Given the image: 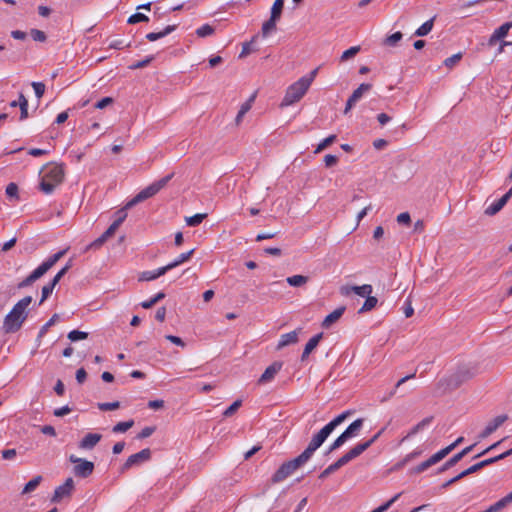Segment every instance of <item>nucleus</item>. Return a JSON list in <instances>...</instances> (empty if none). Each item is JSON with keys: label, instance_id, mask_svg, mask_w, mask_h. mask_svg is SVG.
<instances>
[{"label": "nucleus", "instance_id": "13d9d810", "mask_svg": "<svg viewBox=\"0 0 512 512\" xmlns=\"http://www.w3.org/2000/svg\"><path fill=\"white\" fill-rule=\"evenodd\" d=\"M55 286V284L50 282L42 287V297L39 304H42L51 295Z\"/></svg>", "mask_w": 512, "mask_h": 512}, {"label": "nucleus", "instance_id": "72a5a7b5", "mask_svg": "<svg viewBox=\"0 0 512 512\" xmlns=\"http://www.w3.org/2000/svg\"><path fill=\"white\" fill-rule=\"evenodd\" d=\"M193 253H194V249H191L188 252L180 254L173 262L166 265L168 271L179 266L180 264L188 261L191 258V256L193 255Z\"/></svg>", "mask_w": 512, "mask_h": 512}, {"label": "nucleus", "instance_id": "5fc2aeb1", "mask_svg": "<svg viewBox=\"0 0 512 512\" xmlns=\"http://www.w3.org/2000/svg\"><path fill=\"white\" fill-rule=\"evenodd\" d=\"M242 405V401L241 400H236L234 401L224 412H223V416L224 417H231L232 415H234V413L241 407Z\"/></svg>", "mask_w": 512, "mask_h": 512}, {"label": "nucleus", "instance_id": "f704fd0d", "mask_svg": "<svg viewBox=\"0 0 512 512\" xmlns=\"http://www.w3.org/2000/svg\"><path fill=\"white\" fill-rule=\"evenodd\" d=\"M58 186L54 181L49 180L47 177L43 175L41 182L39 184L40 190L45 194H51L55 188Z\"/></svg>", "mask_w": 512, "mask_h": 512}, {"label": "nucleus", "instance_id": "c03bdc74", "mask_svg": "<svg viewBox=\"0 0 512 512\" xmlns=\"http://www.w3.org/2000/svg\"><path fill=\"white\" fill-rule=\"evenodd\" d=\"M322 338H323L322 332L313 336L305 345L304 349L306 350V352L311 353L317 347V345L319 344V342L321 341Z\"/></svg>", "mask_w": 512, "mask_h": 512}, {"label": "nucleus", "instance_id": "b1692460", "mask_svg": "<svg viewBox=\"0 0 512 512\" xmlns=\"http://www.w3.org/2000/svg\"><path fill=\"white\" fill-rule=\"evenodd\" d=\"M168 271L167 267L166 266H163V267H160L158 268L157 270L155 271H145L143 272L140 277H139V280L140 281H151V280H155L157 279L158 277L164 275L166 272Z\"/></svg>", "mask_w": 512, "mask_h": 512}, {"label": "nucleus", "instance_id": "393cba45", "mask_svg": "<svg viewBox=\"0 0 512 512\" xmlns=\"http://www.w3.org/2000/svg\"><path fill=\"white\" fill-rule=\"evenodd\" d=\"M176 25H168L160 32H150L146 35V39L149 41H156L161 39L168 34L172 33L176 29Z\"/></svg>", "mask_w": 512, "mask_h": 512}, {"label": "nucleus", "instance_id": "a18cd8bd", "mask_svg": "<svg viewBox=\"0 0 512 512\" xmlns=\"http://www.w3.org/2000/svg\"><path fill=\"white\" fill-rule=\"evenodd\" d=\"M133 425H134L133 420L119 422L112 428V431L114 433H123V432H126L127 430H129Z\"/></svg>", "mask_w": 512, "mask_h": 512}, {"label": "nucleus", "instance_id": "423d86ee", "mask_svg": "<svg viewBox=\"0 0 512 512\" xmlns=\"http://www.w3.org/2000/svg\"><path fill=\"white\" fill-rule=\"evenodd\" d=\"M69 461L75 464V466L73 467V473L77 477L87 478L94 471V463L86 459L79 458L72 454L69 456Z\"/></svg>", "mask_w": 512, "mask_h": 512}, {"label": "nucleus", "instance_id": "79ce46f5", "mask_svg": "<svg viewBox=\"0 0 512 512\" xmlns=\"http://www.w3.org/2000/svg\"><path fill=\"white\" fill-rule=\"evenodd\" d=\"M336 135H330L327 138L323 139L317 146L316 150L314 151L315 154L320 153L321 151L328 148L330 145H332L336 141Z\"/></svg>", "mask_w": 512, "mask_h": 512}, {"label": "nucleus", "instance_id": "c756f323", "mask_svg": "<svg viewBox=\"0 0 512 512\" xmlns=\"http://www.w3.org/2000/svg\"><path fill=\"white\" fill-rule=\"evenodd\" d=\"M369 448V443H359L356 446H354L352 449H350L346 455L348 456V459L351 461L354 458L361 455L364 451H366Z\"/></svg>", "mask_w": 512, "mask_h": 512}, {"label": "nucleus", "instance_id": "9d476101", "mask_svg": "<svg viewBox=\"0 0 512 512\" xmlns=\"http://www.w3.org/2000/svg\"><path fill=\"white\" fill-rule=\"evenodd\" d=\"M119 226H109V228L97 239L92 241L90 244L84 247L83 253L88 252L89 250H98L102 247V245L111 237H113L116 233V230Z\"/></svg>", "mask_w": 512, "mask_h": 512}, {"label": "nucleus", "instance_id": "2eb2a0df", "mask_svg": "<svg viewBox=\"0 0 512 512\" xmlns=\"http://www.w3.org/2000/svg\"><path fill=\"white\" fill-rule=\"evenodd\" d=\"M512 196V187L496 202L492 203L486 210L485 213L488 215H495L498 213L508 202Z\"/></svg>", "mask_w": 512, "mask_h": 512}, {"label": "nucleus", "instance_id": "ea45409f", "mask_svg": "<svg viewBox=\"0 0 512 512\" xmlns=\"http://www.w3.org/2000/svg\"><path fill=\"white\" fill-rule=\"evenodd\" d=\"M309 278L303 275H293L286 279L290 286L300 287L308 282Z\"/></svg>", "mask_w": 512, "mask_h": 512}, {"label": "nucleus", "instance_id": "4468645a", "mask_svg": "<svg viewBox=\"0 0 512 512\" xmlns=\"http://www.w3.org/2000/svg\"><path fill=\"white\" fill-rule=\"evenodd\" d=\"M512 28V22H506L497 28L488 40L489 46H494L496 43L507 36L509 30Z\"/></svg>", "mask_w": 512, "mask_h": 512}, {"label": "nucleus", "instance_id": "c9c22d12", "mask_svg": "<svg viewBox=\"0 0 512 512\" xmlns=\"http://www.w3.org/2000/svg\"><path fill=\"white\" fill-rule=\"evenodd\" d=\"M43 478L41 475H37L26 483L22 490V494H29L33 492L42 482Z\"/></svg>", "mask_w": 512, "mask_h": 512}, {"label": "nucleus", "instance_id": "473e14b6", "mask_svg": "<svg viewBox=\"0 0 512 512\" xmlns=\"http://www.w3.org/2000/svg\"><path fill=\"white\" fill-rule=\"evenodd\" d=\"M369 448V443H359L356 446H354L352 449H350L346 455L348 456V459L351 461L354 458L361 455L364 451H366Z\"/></svg>", "mask_w": 512, "mask_h": 512}, {"label": "nucleus", "instance_id": "6e6d98bb", "mask_svg": "<svg viewBox=\"0 0 512 512\" xmlns=\"http://www.w3.org/2000/svg\"><path fill=\"white\" fill-rule=\"evenodd\" d=\"M87 337L88 333L79 330H72L68 333V339L71 341L84 340Z\"/></svg>", "mask_w": 512, "mask_h": 512}, {"label": "nucleus", "instance_id": "e433bc0d", "mask_svg": "<svg viewBox=\"0 0 512 512\" xmlns=\"http://www.w3.org/2000/svg\"><path fill=\"white\" fill-rule=\"evenodd\" d=\"M372 88V85L369 84V83H362L359 85V87L357 89H355L353 91V93L351 94V98L352 100H354L355 102L359 101L360 98L363 96V94L367 91H369L370 89Z\"/></svg>", "mask_w": 512, "mask_h": 512}, {"label": "nucleus", "instance_id": "f8f14e48", "mask_svg": "<svg viewBox=\"0 0 512 512\" xmlns=\"http://www.w3.org/2000/svg\"><path fill=\"white\" fill-rule=\"evenodd\" d=\"M508 420L507 414L498 415L488 422L485 429L481 433L482 438H486L496 431L504 422Z\"/></svg>", "mask_w": 512, "mask_h": 512}, {"label": "nucleus", "instance_id": "052dcab7", "mask_svg": "<svg viewBox=\"0 0 512 512\" xmlns=\"http://www.w3.org/2000/svg\"><path fill=\"white\" fill-rule=\"evenodd\" d=\"M120 407V403L118 401L115 402H105V403H99L98 408L102 411H112L116 410Z\"/></svg>", "mask_w": 512, "mask_h": 512}, {"label": "nucleus", "instance_id": "4d7b16f0", "mask_svg": "<svg viewBox=\"0 0 512 512\" xmlns=\"http://www.w3.org/2000/svg\"><path fill=\"white\" fill-rule=\"evenodd\" d=\"M462 459L461 455L459 453L455 454L453 457H451L448 461L444 463V465L440 468V472H443L455 464H457Z\"/></svg>", "mask_w": 512, "mask_h": 512}, {"label": "nucleus", "instance_id": "3c124183", "mask_svg": "<svg viewBox=\"0 0 512 512\" xmlns=\"http://www.w3.org/2000/svg\"><path fill=\"white\" fill-rule=\"evenodd\" d=\"M348 440V438L342 433L339 437H337L335 439V441L330 445L327 453H331L335 450H337L338 448H340L346 441Z\"/></svg>", "mask_w": 512, "mask_h": 512}, {"label": "nucleus", "instance_id": "2f4dec72", "mask_svg": "<svg viewBox=\"0 0 512 512\" xmlns=\"http://www.w3.org/2000/svg\"><path fill=\"white\" fill-rule=\"evenodd\" d=\"M369 448V443H359L356 446H354L352 449H350L346 455L348 456V459L351 461L354 458L361 455L364 451H366Z\"/></svg>", "mask_w": 512, "mask_h": 512}, {"label": "nucleus", "instance_id": "39448f33", "mask_svg": "<svg viewBox=\"0 0 512 512\" xmlns=\"http://www.w3.org/2000/svg\"><path fill=\"white\" fill-rule=\"evenodd\" d=\"M309 86L306 82H303L301 79L290 85L285 93V96L282 100V106H290L296 102H298L308 91Z\"/></svg>", "mask_w": 512, "mask_h": 512}, {"label": "nucleus", "instance_id": "a19ab883", "mask_svg": "<svg viewBox=\"0 0 512 512\" xmlns=\"http://www.w3.org/2000/svg\"><path fill=\"white\" fill-rule=\"evenodd\" d=\"M377 302H378L377 298L374 296H371V294H370L369 296L366 297V300H365L363 306L360 308L359 313H363V312L372 310L377 305Z\"/></svg>", "mask_w": 512, "mask_h": 512}, {"label": "nucleus", "instance_id": "aec40b11", "mask_svg": "<svg viewBox=\"0 0 512 512\" xmlns=\"http://www.w3.org/2000/svg\"><path fill=\"white\" fill-rule=\"evenodd\" d=\"M433 421V416L426 417L422 419L419 423H417L415 426H413L409 432L402 438L401 442H404L408 440L409 438L413 437L420 431H422L424 428L429 426L431 422Z\"/></svg>", "mask_w": 512, "mask_h": 512}, {"label": "nucleus", "instance_id": "9b49d317", "mask_svg": "<svg viewBox=\"0 0 512 512\" xmlns=\"http://www.w3.org/2000/svg\"><path fill=\"white\" fill-rule=\"evenodd\" d=\"M74 489V481L71 477L67 478L64 484L58 486L52 497L53 502H59L64 497L70 496Z\"/></svg>", "mask_w": 512, "mask_h": 512}, {"label": "nucleus", "instance_id": "69168bd1", "mask_svg": "<svg viewBox=\"0 0 512 512\" xmlns=\"http://www.w3.org/2000/svg\"><path fill=\"white\" fill-rule=\"evenodd\" d=\"M154 57L153 56H148L147 58H145L144 60L142 61H138L134 64H132L129 68L130 69H141V68H144L146 66H148L152 61H153Z\"/></svg>", "mask_w": 512, "mask_h": 512}, {"label": "nucleus", "instance_id": "6ab92c4d", "mask_svg": "<svg viewBox=\"0 0 512 512\" xmlns=\"http://www.w3.org/2000/svg\"><path fill=\"white\" fill-rule=\"evenodd\" d=\"M299 331H300V329L281 335L276 349L281 350L288 345L297 343Z\"/></svg>", "mask_w": 512, "mask_h": 512}, {"label": "nucleus", "instance_id": "680f3d73", "mask_svg": "<svg viewBox=\"0 0 512 512\" xmlns=\"http://www.w3.org/2000/svg\"><path fill=\"white\" fill-rule=\"evenodd\" d=\"M461 58H462V53H460V52H459V53H457V54H454V55H452L451 57H448V58H446V59H445V61H444V65H445L446 67L451 68V67H453L456 63H458V62L461 60Z\"/></svg>", "mask_w": 512, "mask_h": 512}, {"label": "nucleus", "instance_id": "f3484780", "mask_svg": "<svg viewBox=\"0 0 512 512\" xmlns=\"http://www.w3.org/2000/svg\"><path fill=\"white\" fill-rule=\"evenodd\" d=\"M443 453L444 452L438 451L437 453L432 455L430 458H428L427 460H425L422 463H420L419 465H417L413 469V472L417 473V474L422 473L425 470H427L428 468H430L431 466H433L436 463L440 462L444 458Z\"/></svg>", "mask_w": 512, "mask_h": 512}, {"label": "nucleus", "instance_id": "4be33fe9", "mask_svg": "<svg viewBox=\"0 0 512 512\" xmlns=\"http://www.w3.org/2000/svg\"><path fill=\"white\" fill-rule=\"evenodd\" d=\"M255 98H256V94L254 93L253 95L250 96V98L246 102H244L241 105L240 110L238 111L236 118H235L236 126H239L241 124L243 117L251 109L252 103L254 102Z\"/></svg>", "mask_w": 512, "mask_h": 512}, {"label": "nucleus", "instance_id": "7c9ffc66", "mask_svg": "<svg viewBox=\"0 0 512 512\" xmlns=\"http://www.w3.org/2000/svg\"><path fill=\"white\" fill-rule=\"evenodd\" d=\"M369 448V443H359L356 446H354L352 449H350L346 455L348 456V459L351 461L354 458L361 455L364 451H366Z\"/></svg>", "mask_w": 512, "mask_h": 512}, {"label": "nucleus", "instance_id": "1a4fd4ad", "mask_svg": "<svg viewBox=\"0 0 512 512\" xmlns=\"http://www.w3.org/2000/svg\"><path fill=\"white\" fill-rule=\"evenodd\" d=\"M152 452L149 448H145L138 453L132 454L127 458L125 463L120 467V472L124 473L134 466H138L151 459Z\"/></svg>", "mask_w": 512, "mask_h": 512}, {"label": "nucleus", "instance_id": "0e129e2a", "mask_svg": "<svg viewBox=\"0 0 512 512\" xmlns=\"http://www.w3.org/2000/svg\"><path fill=\"white\" fill-rule=\"evenodd\" d=\"M30 34L34 41L44 42L47 39L46 34L43 31L38 30V29H32L30 31Z\"/></svg>", "mask_w": 512, "mask_h": 512}, {"label": "nucleus", "instance_id": "c85d7f7f", "mask_svg": "<svg viewBox=\"0 0 512 512\" xmlns=\"http://www.w3.org/2000/svg\"><path fill=\"white\" fill-rule=\"evenodd\" d=\"M435 16L424 22L414 33L415 36L423 37L428 35L434 26Z\"/></svg>", "mask_w": 512, "mask_h": 512}, {"label": "nucleus", "instance_id": "f257e3e1", "mask_svg": "<svg viewBox=\"0 0 512 512\" xmlns=\"http://www.w3.org/2000/svg\"><path fill=\"white\" fill-rule=\"evenodd\" d=\"M173 176L174 173H171L141 190L123 208L115 212V219L112 224H122L125 220L129 222L145 221L146 212L142 209H135L136 205L156 195Z\"/></svg>", "mask_w": 512, "mask_h": 512}, {"label": "nucleus", "instance_id": "58836bf2", "mask_svg": "<svg viewBox=\"0 0 512 512\" xmlns=\"http://www.w3.org/2000/svg\"><path fill=\"white\" fill-rule=\"evenodd\" d=\"M511 455H512V448L503 452L502 454H499L498 456L482 460V461H480V464L482 465V468H484V467L489 466L499 460L505 459L506 457L511 456Z\"/></svg>", "mask_w": 512, "mask_h": 512}, {"label": "nucleus", "instance_id": "49530a36", "mask_svg": "<svg viewBox=\"0 0 512 512\" xmlns=\"http://www.w3.org/2000/svg\"><path fill=\"white\" fill-rule=\"evenodd\" d=\"M207 213H197L192 216H186L185 222L186 224H200L202 221H204L207 218Z\"/></svg>", "mask_w": 512, "mask_h": 512}, {"label": "nucleus", "instance_id": "338daca9", "mask_svg": "<svg viewBox=\"0 0 512 512\" xmlns=\"http://www.w3.org/2000/svg\"><path fill=\"white\" fill-rule=\"evenodd\" d=\"M37 98H41L45 92V85L42 82L31 83Z\"/></svg>", "mask_w": 512, "mask_h": 512}, {"label": "nucleus", "instance_id": "603ef678", "mask_svg": "<svg viewBox=\"0 0 512 512\" xmlns=\"http://www.w3.org/2000/svg\"><path fill=\"white\" fill-rule=\"evenodd\" d=\"M149 18L143 13L137 12L128 18V24H136L139 22H148Z\"/></svg>", "mask_w": 512, "mask_h": 512}, {"label": "nucleus", "instance_id": "8fccbe9b", "mask_svg": "<svg viewBox=\"0 0 512 512\" xmlns=\"http://www.w3.org/2000/svg\"><path fill=\"white\" fill-rule=\"evenodd\" d=\"M403 37V34L400 32V31H397L393 34H391L390 36H388L385 41H384V44L387 45V46H395Z\"/></svg>", "mask_w": 512, "mask_h": 512}, {"label": "nucleus", "instance_id": "37998d69", "mask_svg": "<svg viewBox=\"0 0 512 512\" xmlns=\"http://www.w3.org/2000/svg\"><path fill=\"white\" fill-rule=\"evenodd\" d=\"M353 289V292L355 294H357L358 296H361V297H367L369 296L372 291H373V288L371 285L369 284H364L362 286H355L352 288Z\"/></svg>", "mask_w": 512, "mask_h": 512}, {"label": "nucleus", "instance_id": "a211bd4d", "mask_svg": "<svg viewBox=\"0 0 512 512\" xmlns=\"http://www.w3.org/2000/svg\"><path fill=\"white\" fill-rule=\"evenodd\" d=\"M49 180L54 181L58 185L62 183L64 179V169L62 165L53 164L49 170L44 174Z\"/></svg>", "mask_w": 512, "mask_h": 512}, {"label": "nucleus", "instance_id": "ddd939ff", "mask_svg": "<svg viewBox=\"0 0 512 512\" xmlns=\"http://www.w3.org/2000/svg\"><path fill=\"white\" fill-rule=\"evenodd\" d=\"M282 366H283L282 362H279V361L273 362L270 366H268L265 369L264 373L261 375L258 382L260 384H264V383H268V382L272 381L274 379V377L276 376V374L281 370Z\"/></svg>", "mask_w": 512, "mask_h": 512}, {"label": "nucleus", "instance_id": "a878e982", "mask_svg": "<svg viewBox=\"0 0 512 512\" xmlns=\"http://www.w3.org/2000/svg\"><path fill=\"white\" fill-rule=\"evenodd\" d=\"M353 412L350 410L344 411L337 417H335L332 421L325 425V427L332 433L334 429L343 423Z\"/></svg>", "mask_w": 512, "mask_h": 512}, {"label": "nucleus", "instance_id": "7ed1b4c3", "mask_svg": "<svg viewBox=\"0 0 512 512\" xmlns=\"http://www.w3.org/2000/svg\"><path fill=\"white\" fill-rule=\"evenodd\" d=\"M304 455L301 453L296 458L289 460L287 462H284L278 470L273 474L271 480L273 483H280L284 481L287 477H289L291 474H293L298 468H300L302 465H304L307 460L306 458H303Z\"/></svg>", "mask_w": 512, "mask_h": 512}, {"label": "nucleus", "instance_id": "20e7f679", "mask_svg": "<svg viewBox=\"0 0 512 512\" xmlns=\"http://www.w3.org/2000/svg\"><path fill=\"white\" fill-rule=\"evenodd\" d=\"M477 373L475 367L470 365L460 366L455 373L446 379L448 388L454 390L460 387L464 382L472 379Z\"/></svg>", "mask_w": 512, "mask_h": 512}, {"label": "nucleus", "instance_id": "09e8293b", "mask_svg": "<svg viewBox=\"0 0 512 512\" xmlns=\"http://www.w3.org/2000/svg\"><path fill=\"white\" fill-rule=\"evenodd\" d=\"M215 29L214 27H212L211 25L209 24H204L203 26L199 27L197 30H196V35L198 37H207V36H210L214 33Z\"/></svg>", "mask_w": 512, "mask_h": 512}, {"label": "nucleus", "instance_id": "cd10ccee", "mask_svg": "<svg viewBox=\"0 0 512 512\" xmlns=\"http://www.w3.org/2000/svg\"><path fill=\"white\" fill-rule=\"evenodd\" d=\"M353 412L350 410L344 411L337 417H335L332 421L325 425V427L332 433L334 429L343 423Z\"/></svg>", "mask_w": 512, "mask_h": 512}, {"label": "nucleus", "instance_id": "dca6fc26", "mask_svg": "<svg viewBox=\"0 0 512 512\" xmlns=\"http://www.w3.org/2000/svg\"><path fill=\"white\" fill-rule=\"evenodd\" d=\"M101 438H102L101 434L88 433L79 442L78 447L80 449L91 450L99 443Z\"/></svg>", "mask_w": 512, "mask_h": 512}, {"label": "nucleus", "instance_id": "5701e85b", "mask_svg": "<svg viewBox=\"0 0 512 512\" xmlns=\"http://www.w3.org/2000/svg\"><path fill=\"white\" fill-rule=\"evenodd\" d=\"M364 420L362 418L356 419L354 422H352L346 430L343 432V434L348 438H352L358 435L359 431L363 427Z\"/></svg>", "mask_w": 512, "mask_h": 512}, {"label": "nucleus", "instance_id": "412c9836", "mask_svg": "<svg viewBox=\"0 0 512 512\" xmlns=\"http://www.w3.org/2000/svg\"><path fill=\"white\" fill-rule=\"evenodd\" d=\"M344 312H345L344 306L338 307L337 309H335L333 312H331L324 318V320L322 322V327L325 329L329 328L333 323H335L336 321H338L341 318V316L343 315Z\"/></svg>", "mask_w": 512, "mask_h": 512}, {"label": "nucleus", "instance_id": "bf43d9fd", "mask_svg": "<svg viewBox=\"0 0 512 512\" xmlns=\"http://www.w3.org/2000/svg\"><path fill=\"white\" fill-rule=\"evenodd\" d=\"M6 195L11 199H18V186L15 183H9L6 187Z\"/></svg>", "mask_w": 512, "mask_h": 512}, {"label": "nucleus", "instance_id": "e2e57ef3", "mask_svg": "<svg viewBox=\"0 0 512 512\" xmlns=\"http://www.w3.org/2000/svg\"><path fill=\"white\" fill-rule=\"evenodd\" d=\"M339 468V466L336 464V462L332 463L331 465H329L326 469H324L320 475H319V478L320 479H325L326 477H328L330 474L334 473L335 471H337Z\"/></svg>", "mask_w": 512, "mask_h": 512}, {"label": "nucleus", "instance_id": "774afa93", "mask_svg": "<svg viewBox=\"0 0 512 512\" xmlns=\"http://www.w3.org/2000/svg\"><path fill=\"white\" fill-rule=\"evenodd\" d=\"M481 469H482V465L480 464V462H478V463L470 466L466 470L462 471L460 473V477L464 478V477H466V476H468L470 474H473V473H475V472H477V471H479Z\"/></svg>", "mask_w": 512, "mask_h": 512}, {"label": "nucleus", "instance_id": "0eeeda50", "mask_svg": "<svg viewBox=\"0 0 512 512\" xmlns=\"http://www.w3.org/2000/svg\"><path fill=\"white\" fill-rule=\"evenodd\" d=\"M331 432L324 426L317 434H315L311 441L309 442L306 449L302 452L304 455L303 458L310 460L313 456L314 452L321 447V445L325 442Z\"/></svg>", "mask_w": 512, "mask_h": 512}, {"label": "nucleus", "instance_id": "864d4df0", "mask_svg": "<svg viewBox=\"0 0 512 512\" xmlns=\"http://www.w3.org/2000/svg\"><path fill=\"white\" fill-rule=\"evenodd\" d=\"M359 51H360V47L359 46H353V47L347 49L346 51H344L342 53L340 60L342 62L343 61H347L348 59L353 58L354 56H356V54Z\"/></svg>", "mask_w": 512, "mask_h": 512}, {"label": "nucleus", "instance_id": "6e6552de", "mask_svg": "<svg viewBox=\"0 0 512 512\" xmlns=\"http://www.w3.org/2000/svg\"><path fill=\"white\" fill-rule=\"evenodd\" d=\"M68 249H63L45 260L40 266H38L29 276L35 282L41 278L50 268H52L56 262H58L67 252Z\"/></svg>", "mask_w": 512, "mask_h": 512}, {"label": "nucleus", "instance_id": "4c0bfd02", "mask_svg": "<svg viewBox=\"0 0 512 512\" xmlns=\"http://www.w3.org/2000/svg\"><path fill=\"white\" fill-rule=\"evenodd\" d=\"M279 19L273 16H270L269 20L263 23L262 25V35L266 37L270 32L276 29V23Z\"/></svg>", "mask_w": 512, "mask_h": 512}, {"label": "nucleus", "instance_id": "f03ea898", "mask_svg": "<svg viewBox=\"0 0 512 512\" xmlns=\"http://www.w3.org/2000/svg\"><path fill=\"white\" fill-rule=\"evenodd\" d=\"M32 303L31 296H25L19 300L5 316L3 321V330L5 333L17 332L28 316V307Z\"/></svg>", "mask_w": 512, "mask_h": 512}, {"label": "nucleus", "instance_id": "bb28decb", "mask_svg": "<svg viewBox=\"0 0 512 512\" xmlns=\"http://www.w3.org/2000/svg\"><path fill=\"white\" fill-rule=\"evenodd\" d=\"M353 412L350 410L344 411L337 417H335L332 421L325 425V427L332 433L334 429L343 423Z\"/></svg>", "mask_w": 512, "mask_h": 512}, {"label": "nucleus", "instance_id": "de8ad7c7", "mask_svg": "<svg viewBox=\"0 0 512 512\" xmlns=\"http://www.w3.org/2000/svg\"><path fill=\"white\" fill-rule=\"evenodd\" d=\"M284 6V0H275L271 8V16L280 19Z\"/></svg>", "mask_w": 512, "mask_h": 512}]
</instances>
